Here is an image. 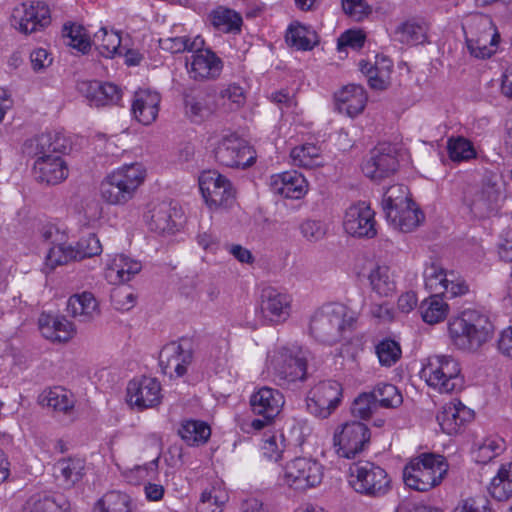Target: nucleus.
<instances>
[{
	"instance_id": "f257e3e1",
	"label": "nucleus",
	"mask_w": 512,
	"mask_h": 512,
	"mask_svg": "<svg viewBox=\"0 0 512 512\" xmlns=\"http://www.w3.org/2000/svg\"><path fill=\"white\" fill-rule=\"evenodd\" d=\"M70 148L69 140L60 132H47L25 141L23 153L36 158L33 174L37 182L56 185L68 176L69 170L61 157Z\"/></svg>"
},
{
	"instance_id": "f03ea898",
	"label": "nucleus",
	"mask_w": 512,
	"mask_h": 512,
	"mask_svg": "<svg viewBox=\"0 0 512 512\" xmlns=\"http://www.w3.org/2000/svg\"><path fill=\"white\" fill-rule=\"evenodd\" d=\"M310 351L296 342L276 344L267 351L263 373L287 382L306 379Z\"/></svg>"
},
{
	"instance_id": "7ed1b4c3",
	"label": "nucleus",
	"mask_w": 512,
	"mask_h": 512,
	"mask_svg": "<svg viewBox=\"0 0 512 512\" xmlns=\"http://www.w3.org/2000/svg\"><path fill=\"white\" fill-rule=\"evenodd\" d=\"M448 332L453 345L459 350L477 352L492 338L494 327L486 315L466 310L449 322Z\"/></svg>"
},
{
	"instance_id": "20e7f679",
	"label": "nucleus",
	"mask_w": 512,
	"mask_h": 512,
	"mask_svg": "<svg viewBox=\"0 0 512 512\" xmlns=\"http://www.w3.org/2000/svg\"><path fill=\"white\" fill-rule=\"evenodd\" d=\"M354 317L347 306L340 303H330L315 311L310 320L311 335L327 344L341 340L346 329L351 328Z\"/></svg>"
},
{
	"instance_id": "39448f33",
	"label": "nucleus",
	"mask_w": 512,
	"mask_h": 512,
	"mask_svg": "<svg viewBox=\"0 0 512 512\" xmlns=\"http://www.w3.org/2000/svg\"><path fill=\"white\" fill-rule=\"evenodd\" d=\"M462 29L469 53L480 59L491 57L499 42L498 31L487 15L475 13L464 18Z\"/></svg>"
},
{
	"instance_id": "423d86ee",
	"label": "nucleus",
	"mask_w": 512,
	"mask_h": 512,
	"mask_svg": "<svg viewBox=\"0 0 512 512\" xmlns=\"http://www.w3.org/2000/svg\"><path fill=\"white\" fill-rule=\"evenodd\" d=\"M448 470L442 455L422 453L413 458L403 470L405 484L417 491H428L438 485Z\"/></svg>"
},
{
	"instance_id": "0eeeda50",
	"label": "nucleus",
	"mask_w": 512,
	"mask_h": 512,
	"mask_svg": "<svg viewBox=\"0 0 512 512\" xmlns=\"http://www.w3.org/2000/svg\"><path fill=\"white\" fill-rule=\"evenodd\" d=\"M426 384L439 393H453L463 387V377L458 361L448 355L429 356L420 371Z\"/></svg>"
},
{
	"instance_id": "6e6552de",
	"label": "nucleus",
	"mask_w": 512,
	"mask_h": 512,
	"mask_svg": "<svg viewBox=\"0 0 512 512\" xmlns=\"http://www.w3.org/2000/svg\"><path fill=\"white\" fill-rule=\"evenodd\" d=\"M144 180L141 164L134 163L109 174L101 183L102 198L111 204H123L129 201Z\"/></svg>"
},
{
	"instance_id": "1a4fd4ad",
	"label": "nucleus",
	"mask_w": 512,
	"mask_h": 512,
	"mask_svg": "<svg viewBox=\"0 0 512 512\" xmlns=\"http://www.w3.org/2000/svg\"><path fill=\"white\" fill-rule=\"evenodd\" d=\"M408 194V188L402 184H394L385 190L381 206L386 221L391 224H421L424 221L423 212Z\"/></svg>"
},
{
	"instance_id": "9d476101",
	"label": "nucleus",
	"mask_w": 512,
	"mask_h": 512,
	"mask_svg": "<svg viewBox=\"0 0 512 512\" xmlns=\"http://www.w3.org/2000/svg\"><path fill=\"white\" fill-rule=\"evenodd\" d=\"M214 157L221 165L241 169L252 166L256 159L253 147L235 133L220 138L214 149Z\"/></svg>"
},
{
	"instance_id": "9b49d317",
	"label": "nucleus",
	"mask_w": 512,
	"mask_h": 512,
	"mask_svg": "<svg viewBox=\"0 0 512 512\" xmlns=\"http://www.w3.org/2000/svg\"><path fill=\"white\" fill-rule=\"evenodd\" d=\"M349 471V483L358 493L377 496L384 494L388 489L387 473L372 462L354 463L350 466Z\"/></svg>"
},
{
	"instance_id": "f8f14e48",
	"label": "nucleus",
	"mask_w": 512,
	"mask_h": 512,
	"mask_svg": "<svg viewBox=\"0 0 512 512\" xmlns=\"http://www.w3.org/2000/svg\"><path fill=\"white\" fill-rule=\"evenodd\" d=\"M199 188L209 207L229 208L236 200V192L232 183L215 170L201 173Z\"/></svg>"
},
{
	"instance_id": "ddd939ff",
	"label": "nucleus",
	"mask_w": 512,
	"mask_h": 512,
	"mask_svg": "<svg viewBox=\"0 0 512 512\" xmlns=\"http://www.w3.org/2000/svg\"><path fill=\"white\" fill-rule=\"evenodd\" d=\"M283 477L289 487L304 491L321 483L323 467L314 459L297 457L285 465Z\"/></svg>"
},
{
	"instance_id": "4468645a",
	"label": "nucleus",
	"mask_w": 512,
	"mask_h": 512,
	"mask_svg": "<svg viewBox=\"0 0 512 512\" xmlns=\"http://www.w3.org/2000/svg\"><path fill=\"white\" fill-rule=\"evenodd\" d=\"M424 281L430 292L445 295L447 298H455L468 292V285L456 272L446 271L438 263H431L425 268Z\"/></svg>"
},
{
	"instance_id": "2eb2a0df",
	"label": "nucleus",
	"mask_w": 512,
	"mask_h": 512,
	"mask_svg": "<svg viewBox=\"0 0 512 512\" xmlns=\"http://www.w3.org/2000/svg\"><path fill=\"white\" fill-rule=\"evenodd\" d=\"M292 297L273 286H265L260 295L261 320L266 325H278L291 315Z\"/></svg>"
},
{
	"instance_id": "dca6fc26",
	"label": "nucleus",
	"mask_w": 512,
	"mask_h": 512,
	"mask_svg": "<svg viewBox=\"0 0 512 512\" xmlns=\"http://www.w3.org/2000/svg\"><path fill=\"white\" fill-rule=\"evenodd\" d=\"M341 385L336 381H323L312 387L307 395L308 411L315 417L325 419L341 401Z\"/></svg>"
},
{
	"instance_id": "f3484780",
	"label": "nucleus",
	"mask_w": 512,
	"mask_h": 512,
	"mask_svg": "<svg viewBox=\"0 0 512 512\" xmlns=\"http://www.w3.org/2000/svg\"><path fill=\"white\" fill-rule=\"evenodd\" d=\"M370 433L367 426L361 422L345 423L341 430L334 434V446L339 457L354 458L368 445Z\"/></svg>"
},
{
	"instance_id": "a211bd4d",
	"label": "nucleus",
	"mask_w": 512,
	"mask_h": 512,
	"mask_svg": "<svg viewBox=\"0 0 512 512\" xmlns=\"http://www.w3.org/2000/svg\"><path fill=\"white\" fill-rule=\"evenodd\" d=\"M193 352L191 342L181 339L179 342L166 344L159 355V364L164 374L182 377L187 372V367L192 363Z\"/></svg>"
},
{
	"instance_id": "6ab92c4d",
	"label": "nucleus",
	"mask_w": 512,
	"mask_h": 512,
	"mask_svg": "<svg viewBox=\"0 0 512 512\" xmlns=\"http://www.w3.org/2000/svg\"><path fill=\"white\" fill-rule=\"evenodd\" d=\"M127 402L139 410L153 408L161 402V385L156 378L132 379L127 386Z\"/></svg>"
},
{
	"instance_id": "aec40b11",
	"label": "nucleus",
	"mask_w": 512,
	"mask_h": 512,
	"mask_svg": "<svg viewBox=\"0 0 512 512\" xmlns=\"http://www.w3.org/2000/svg\"><path fill=\"white\" fill-rule=\"evenodd\" d=\"M204 41L198 42V49L191 56V61H187L186 66L190 76L195 80L215 79L223 68L222 60L210 49H201Z\"/></svg>"
},
{
	"instance_id": "412c9836",
	"label": "nucleus",
	"mask_w": 512,
	"mask_h": 512,
	"mask_svg": "<svg viewBox=\"0 0 512 512\" xmlns=\"http://www.w3.org/2000/svg\"><path fill=\"white\" fill-rule=\"evenodd\" d=\"M397 168L395 148L381 144L372 151L370 159L364 163L362 170L367 177L380 180L393 174Z\"/></svg>"
},
{
	"instance_id": "4be33fe9",
	"label": "nucleus",
	"mask_w": 512,
	"mask_h": 512,
	"mask_svg": "<svg viewBox=\"0 0 512 512\" xmlns=\"http://www.w3.org/2000/svg\"><path fill=\"white\" fill-rule=\"evenodd\" d=\"M268 186L274 194L289 199H300L308 192L307 180L296 170L271 175Z\"/></svg>"
},
{
	"instance_id": "5701e85b",
	"label": "nucleus",
	"mask_w": 512,
	"mask_h": 512,
	"mask_svg": "<svg viewBox=\"0 0 512 512\" xmlns=\"http://www.w3.org/2000/svg\"><path fill=\"white\" fill-rule=\"evenodd\" d=\"M186 117L194 123H200L216 109L215 93L210 90H186L183 94Z\"/></svg>"
},
{
	"instance_id": "b1692460",
	"label": "nucleus",
	"mask_w": 512,
	"mask_h": 512,
	"mask_svg": "<svg viewBox=\"0 0 512 512\" xmlns=\"http://www.w3.org/2000/svg\"><path fill=\"white\" fill-rule=\"evenodd\" d=\"M21 13L18 29L26 35L40 31L51 23L50 9L43 2L23 3Z\"/></svg>"
},
{
	"instance_id": "393cba45",
	"label": "nucleus",
	"mask_w": 512,
	"mask_h": 512,
	"mask_svg": "<svg viewBox=\"0 0 512 512\" xmlns=\"http://www.w3.org/2000/svg\"><path fill=\"white\" fill-rule=\"evenodd\" d=\"M335 105L340 113L355 117L363 112L367 103V94L360 85L350 84L335 93Z\"/></svg>"
},
{
	"instance_id": "a878e982",
	"label": "nucleus",
	"mask_w": 512,
	"mask_h": 512,
	"mask_svg": "<svg viewBox=\"0 0 512 512\" xmlns=\"http://www.w3.org/2000/svg\"><path fill=\"white\" fill-rule=\"evenodd\" d=\"M283 404V395L278 390L270 387L258 389V431L270 426Z\"/></svg>"
},
{
	"instance_id": "bb28decb",
	"label": "nucleus",
	"mask_w": 512,
	"mask_h": 512,
	"mask_svg": "<svg viewBox=\"0 0 512 512\" xmlns=\"http://www.w3.org/2000/svg\"><path fill=\"white\" fill-rule=\"evenodd\" d=\"M41 334L53 342H66L70 340L76 330L69 320L64 316H54L42 313L38 320Z\"/></svg>"
},
{
	"instance_id": "cd10ccee",
	"label": "nucleus",
	"mask_w": 512,
	"mask_h": 512,
	"mask_svg": "<svg viewBox=\"0 0 512 512\" xmlns=\"http://www.w3.org/2000/svg\"><path fill=\"white\" fill-rule=\"evenodd\" d=\"M473 417L472 412L460 401L453 400L443 406L437 421L443 432L452 435Z\"/></svg>"
},
{
	"instance_id": "c85d7f7f",
	"label": "nucleus",
	"mask_w": 512,
	"mask_h": 512,
	"mask_svg": "<svg viewBox=\"0 0 512 512\" xmlns=\"http://www.w3.org/2000/svg\"><path fill=\"white\" fill-rule=\"evenodd\" d=\"M501 192L494 184H485L473 194L470 207L479 219H486L497 212Z\"/></svg>"
},
{
	"instance_id": "c756f323",
	"label": "nucleus",
	"mask_w": 512,
	"mask_h": 512,
	"mask_svg": "<svg viewBox=\"0 0 512 512\" xmlns=\"http://www.w3.org/2000/svg\"><path fill=\"white\" fill-rule=\"evenodd\" d=\"M392 62L385 56H376L375 62L361 60L360 71L367 77L371 88L383 90L390 84Z\"/></svg>"
},
{
	"instance_id": "7c9ffc66",
	"label": "nucleus",
	"mask_w": 512,
	"mask_h": 512,
	"mask_svg": "<svg viewBox=\"0 0 512 512\" xmlns=\"http://www.w3.org/2000/svg\"><path fill=\"white\" fill-rule=\"evenodd\" d=\"M160 101L161 97L157 92L137 91L131 108L134 117L144 125L151 124L158 116Z\"/></svg>"
},
{
	"instance_id": "2f4dec72",
	"label": "nucleus",
	"mask_w": 512,
	"mask_h": 512,
	"mask_svg": "<svg viewBox=\"0 0 512 512\" xmlns=\"http://www.w3.org/2000/svg\"><path fill=\"white\" fill-rule=\"evenodd\" d=\"M68 313L79 322H90L100 314L99 303L95 296L88 291L74 294L67 302Z\"/></svg>"
},
{
	"instance_id": "473e14b6",
	"label": "nucleus",
	"mask_w": 512,
	"mask_h": 512,
	"mask_svg": "<svg viewBox=\"0 0 512 512\" xmlns=\"http://www.w3.org/2000/svg\"><path fill=\"white\" fill-rule=\"evenodd\" d=\"M146 222L154 224H182L186 222L184 211L177 202H161L144 214Z\"/></svg>"
},
{
	"instance_id": "72a5a7b5",
	"label": "nucleus",
	"mask_w": 512,
	"mask_h": 512,
	"mask_svg": "<svg viewBox=\"0 0 512 512\" xmlns=\"http://www.w3.org/2000/svg\"><path fill=\"white\" fill-rule=\"evenodd\" d=\"M370 287L380 297H389L396 292L395 274L387 265H376L368 275Z\"/></svg>"
},
{
	"instance_id": "f704fd0d",
	"label": "nucleus",
	"mask_w": 512,
	"mask_h": 512,
	"mask_svg": "<svg viewBox=\"0 0 512 512\" xmlns=\"http://www.w3.org/2000/svg\"><path fill=\"white\" fill-rule=\"evenodd\" d=\"M84 470L85 461L77 457L60 459L54 465L55 476L65 487H72L79 482L84 476Z\"/></svg>"
},
{
	"instance_id": "c9c22d12",
	"label": "nucleus",
	"mask_w": 512,
	"mask_h": 512,
	"mask_svg": "<svg viewBox=\"0 0 512 512\" xmlns=\"http://www.w3.org/2000/svg\"><path fill=\"white\" fill-rule=\"evenodd\" d=\"M290 158L293 165L306 169L323 166L326 161L320 147L312 143L294 147L290 152Z\"/></svg>"
},
{
	"instance_id": "e433bc0d",
	"label": "nucleus",
	"mask_w": 512,
	"mask_h": 512,
	"mask_svg": "<svg viewBox=\"0 0 512 512\" xmlns=\"http://www.w3.org/2000/svg\"><path fill=\"white\" fill-rule=\"evenodd\" d=\"M286 42L297 50H312L319 42L317 33L299 22L289 25L286 32Z\"/></svg>"
},
{
	"instance_id": "4c0bfd02",
	"label": "nucleus",
	"mask_w": 512,
	"mask_h": 512,
	"mask_svg": "<svg viewBox=\"0 0 512 512\" xmlns=\"http://www.w3.org/2000/svg\"><path fill=\"white\" fill-rule=\"evenodd\" d=\"M443 296L442 294H433L421 302L419 311L425 323L434 325L447 318L449 305L443 300Z\"/></svg>"
},
{
	"instance_id": "58836bf2",
	"label": "nucleus",
	"mask_w": 512,
	"mask_h": 512,
	"mask_svg": "<svg viewBox=\"0 0 512 512\" xmlns=\"http://www.w3.org/2000/svg\"><path fill=\"white\" fill-rule=\"evenodd\" d=\"M178 434L190 446L205 444L211 435L210 426L201 420L188 419L181 423Z\"/></svg>"
},
{
	"instance_id": "ea45409f",
	"label": "nucleus",
	"mask_w": 512,
	"mask_h": 512,
	"mask_svg": "<svg viewBox=\"0 0 512 512\" xmlns=\"http://www.w3.org/2000/svg\"><path fill=\"white\" fill-rule=\"evenodd\" d=\"M259 436L262 456L268 461L280 460L285 448L283 435L269 427L264 431H258Z\"/></svg>"
},
{
	"instance_id": "a19ab883",
	"label": "nucleus",
	"mask_w": 512,
	"mask_h": 512,
	"mask_svg": "<svg viewBox=\"0 0 512 512\" xmlns=\"http://www.w3.org/2000/svg\"><path fill=\"white\" fill-rule=\"evenodd\" d=\"M489 493L498 501L512 497V462L503 464L489 485Z\"/></svg>"
},
{
	"instance_id": "79ce46f5",
	"label": "nucleus",
	"mask_w": 512,
	"mask_h": 512,
	"mask_svg": "<svg viewBox=\"0 0 512 512\" xmlns=\"http://www.w3.org/2000/svg\"><path fill=\"white\" fill-rule=\"evenodd\" d=\"M142 265L139 261L129 258L124 254L117 255L108 268L107 276L119 282H128L141 271Z\"/></svg>"
},
{
	"instance_id": "37998d69",
	"label": "nucleus",
	"mask_w": 512,
	"mask_h": 512,
	"mask_svg": "<svg viewBox=\"0 0 512 512\" xmlns=\"http://www.w3.org/2000/svg\"><path fill=\"white\" fill-rule=\"evenodd\" d=\"M504 447V440L499 436L492 435L475 443L472 454L477 463L486 464L500 455Z\"/></svg>"
},
{
	"instance_id": "c03bdc74",
	"label": "nucleus",
	"mask_w": 512,
	"mask_h": 512,
	"mask_svg": "<svg viewBox=\"0 0 512 512\" xmlns=\"http://www.w3.org/2000/svg\"><path fill=\"white\" fill-rule=\"evenodd\" d=\"M395 39L406 45L423 44L427 39V27L422 22L408 20L397 27Z\"/></svg>"
},
{
	"instance_id": "a18cd8bd",
	"label": "nucleus",
	"mask_w": 512,
	"mask_h": 512,
	"mask_svg": "<svg viewBox=\"0 0 512 512\" xmlns=\"http://www.w3.org/2000/svg\"><path fill=\"white\" fill-rule=\"evenodd\" d=\"M39 403L55 411L67 413L74 407L72 396L62 387L45 390L39 396Z\"/></svg>"
},
{
	"instance_id": "49530a36",
	"label": "nucleus",
	"mask_w": 512,
	"mask_h": 512,
	"mask_svg": "<svg viewBox=\"0 0 512 512\" xmlns=\"http://www.w3.org/2000/svg\"><path fill=\"white\" fill-rule=\"evenodd\" d=\"M229 497L225 490L220 486H212L205 489L200 496L197 504V512H222V509Z\"/></svg>"
},
{
	"instance_id": "de8ad7c7",
	"label": "nucleus",
	"mask_w": 512,
	"mask_h": 512,
	"mask_svg": "<svg viewBox=\"0 0 512 512\" xmlns=\"http://www.w3.org/2000/svg\"><path fill=\"white\" fill-rule=\"evenodd\" d=\"M213 26L224 33H235L240 31L242 17L234 10L218 7L211 13Z\"/></svg>"
},
{
	"instance_id": "09e8293b",
	"label": "nucleus",
	"mask_w": 512,
	"mask_h": 512,
	"mask_svg": "<svg viewBox=\"0 0 512 512\" xmlns=\"http://www.w3.org/2000/svg\"><path fill=\"white\" fill-rule=\"evenodd\" d=\"M130 497L118 491H110L98 500L95 512H131Z\"/></svg>"
},
{
	"instance_id": "8fccbe9b",
	"label": "nucleus",
	"mask_w": 512,
	"mask_h": 512,
	"mask_svg": "<svg viewBox=\"0 0 512 512\" xmlns=\"http://www.w3.org/2000/svg\"><path fill=\"white\" fill-rule=\"evenodd\" d=\"M377 407L395 408L401 405L403 398L396 386L381 383L370 392Z\"/></svg>"
},
{
	"instance_id": "3c124183",
	"label": "nucleus",
	"mask_w": 512,
	"mask_h": 512,
	"mask_svg": "<svg viewBox=\"0 0 512 512\" xmlns=\"http://www.w3.org/2000/svg\"><path fill=\"white\" fill-rule=\"evenodd\" d=\"M374 221L375 211L366 201L350 204L344 213V224H375Z\"/></svg>"
},
{
	"instance_id": "603ef678",
	"label": "nucleus",
	"mask_w": 512,
	"mask_h": 512,
	"mask_svg": "<svg viewBox=\"0 0 512 512\" xmlns=\"http://www.w3.org/2000/svg\"><path fill=\"white\" fill-rule=\"evenodd\" d=\"M93 42L102 56L110 58L118 52L121 45V37L117 32H108L105 27H102L94 34Z\"/></svg>"
},
{
	"instance_id": "864d4df0",
	"label": "nucleus",
	"mask_w": 512,
	"mask_h": 512,
	"mask_svg": "<svg viewBox=\"0 0 512 512\" xmlns=\"http://www.w3.org/2000/svg\"><path fill=\"white\" fill-rule=\"evenodd\" d=\"M449 158L453 162L469 161L476 157L473 144L466 138L458 136L451 137L447 141Z\"/></svg>"
},
{
	"instance_id": "5fc2aeb1",
	"label": "nucleus",
	"mask_w": 512,
	"mask_h": 512,
	"mask_svg": "<svg viewBox=\"0 0 512 512\" xmlns=\"http://www.w3.org/2000/svg\"><path fill=\"white\" fill-rule=\"evenodd\" d=\"M69 504L62 497L44 496L39 499H30L24 512H68Z\"/></svg>"
},
{
	"instance_id": "6e6d98bb",
	"label": "nucleus",
	"mask_w": 512,
	"mask_h": 512,
	"mask_svg": "<svg viewBox=\"0 0 512 512\" xmlns=\"http://www.w3.org/2000/svg\"><path fill=\"white\" fill-rule=\"evenodd\" d=\"M76 260L80 261L85 258H91L98 256L102 252V245L99 238L95 233H89L86 236H82L73 247Z\"/></svg>"
},
{
	"instance_id": "4d7b16f0",
	"label": "nucleus",
	"mask_w": 512,
	"mask_h": 512,
	"mask_svg": "<svg viewBox=\"0 0 512 512\" xmlns=\"http://www.w3.org/2000/svg\"><path fill=\"white\" fill-rule=\"evenodd\" d=\"M63 36L69 39L68 45L83 54L90 50L91 42L85 29L81 25L65 24L63 27Z\"/></svg>"
},
{
	"instance_id": "13d9d810",
	"label": "nucleus",
	"mask_w": 512,
	"mask_h": 512,
	"mask_svg": "<svg viewBox=\"0 0 512 512\" xmlns=\"http://www.w3.org/2000/svg\"><path fill=\"white\" fill-rule=\"evenodd\" d=\"M70 261H77L73 251V246L58 244L50 248L45 258V268L49 269V271H52L56 267L65 265Z\"/></svg>"
},
{
	"instance_id": "bf43d9fd",
	"label": "nucleus",
	"mask_w": 512,
	"mask_h": 512,
	"mask_svg": "<svg viewBox=\"0 0 512 512\" xmlns=\"http://www.w3.org/2000/svg\"><path fill=\"white\" fill-rule=\"evenodd\" d=\"M375 349L380 364L387 367L394 365L402 353L399 343L392 339L380 341Z\"/></svg>"
},
{
	"instance_id": "052dcab7",
	"label": "nucleus",
	"mask_w": 512,
	"mask_h": 512,
	"mask_svg": "<svg viewBox=\"0 0 512 512\" xmlns=\"http://www.w3.org/2000/svg\"><path fill=\"white\" fill-rule=\"evenodd\" d=\"M377 409L378 407L370 392H364L360 394L357 398H355L351 406V412L353 416L364 420L370 418L377 411Z\"/></svg>"
},
{
	"instance_id": "680f3d73",
	"label": "nucleus",
	"mask_w": 512,
	"mask_h": 512,
	"mask_svg": "<svg viewBox=\"0 0 512 512\" xmlns=\"http://www.w3.org/2000/svg\"><path fill=\"white\" fill-rule=\"evenodd\" d=\"M201 38L196 37L193 41H190L186 37H169L159 40L161 49L169 51L171 53H181L184 51H194L198 49V42Z\"/></svg>"
},
{
	"instance_id": "e2e57ef3",
	"label": "nucleus",
	"mask_w": 512,
	"mask_h": 512,
	"mask_svg": "<svg viewBox=\"0 0 512 512\" xmlns=\"http://www.w3.org/2000/svg\"><path fill=\"white\" fill-rule=\"evenodd\" d=\"M111 302L115 309L128 311L134 307L136 296L129 287H117L111 292Z\"/></svg>"
},
{
	"instance_id": "0e129e2a",
	"label": "nucleus",
	"mask_w": 512,
	"mask_h": 512,
	"mask_svg": "<svg viewBox=\"0 0 512 512\" xmlns=\"http://www.w3.org/2000/svg\"><path fill=\"white\" fill-rule=\"evenodd\" d=\"M345 14L356 21H361L371 13V7L365 0H342Z\"/></svg>"
},
{
	"instance_id": "69168bd1",
	"label": "nucleus",
	"mask_w": 512,
	"mask_h": 512,
	"mask_svg": "<svg viewBox=\"0 0 512 512\" xmlns=\"http://www.w3.org/2000/svg\"><path fill=\"white\" fill-rule=\"evenodd\" d=\"M122 96L121 89L113 83H102L98 92L99 101L96 103V107L118 104Z\"/></svg>"
},
{
	"instance_id": "338daca9",
	"label": "nucleus",
	"mask_w": 512,
	"mask_h": 512,
	"mask_svg": "<svg viewBox=\"0 0 512 512\" xmlns=\"http://www.w3.org/2000/svg\"><path fill=\"white\" fill-rule=\"evenodd\" d=\"M453 512H493L489 500L484 496L462 500Z\"/></svg>"
},
{
	"instance_id": "774afa93",
	"label": "nucleus",
	"mask_w": 512,
	"mask_h": 512,
	"mask_svg": "<svg viewBox=\"0 0 512 512\" xmlns=\"http://www.w3.org/2000/svg\"><path fill=\"white\" fill-rule=\"evenodd\" d=\"M365 42V34L360 30H348L338 39V49L341 51L345 47L359 49Z\"/></svg>"
}]
</instances>
